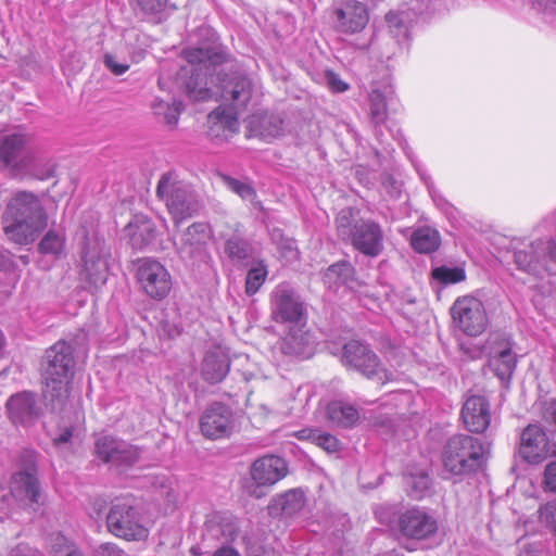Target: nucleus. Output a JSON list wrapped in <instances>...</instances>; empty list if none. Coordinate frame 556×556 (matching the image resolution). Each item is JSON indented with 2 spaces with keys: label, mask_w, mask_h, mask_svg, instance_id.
Returning <instances> with one entry per match:
<instances>
[{
  "label": "nucleus",
  "mask_w": 556,
  "mask_h": 556,
  "mask_svg": "<svg viewBox=\"0 0 556 556\" xmlns=\"http://www.w3.org/2000/svg\"><path fill=\"white\" fill-rule=\"evenodd\" d=\"M399 531L408 539L425 540L437 533L438 521L426 509L413 507L399 517Z\"/></svg>",
  "instance_id": "6ab92c4d"
},
{
  "label": "nucleus",
  "mask_w": 556,
  "mask_h": 556,
  "mask_svg": "<svg viewBox=\"0 0 556 556\" xmlns=\"http://www.w3.org/2000/svg\"><path fill=\"white\" fill-rule=\"evenodd\" d=\"M407 494L413 500H422L431 492L432 479L424 468L408 469L404 475Z\"/></svg>",
  "instance_id": "2f4dec72"
},
{
  "label": "nucleus",
  "mask_w": 556,
  "mask_h": 556,
  "mask_svg": "<svg viewBox=\"0 0 556 556\" xmlns=\"http://www.w3.org/2000/svg\"><path fill=\"white\" fill-rule=\"evenodd\" d=\"M213 556H240V554L231 547H220Z\"/></svg>",
  "instance_id": "0e129e2a"
},
{
  "label": "nucleus",
  "mask_w": 556,
  "mask_h": 556,
  "mask_svg": "<svg viewBox=\"0 0 556 556\" xmlns=\"http://www.w3.org/2000/svg\"><path fill=\"white\" fill-rule=\"evenodd\" d=\"M374 514L379 523L399 530V517L402 513L397 504H379L374 508Z\"/></svg>",
  "instance_id": "37998d69"
},
{
  "label": "nucleus",
  "mask_w": 556,
  "mask_h": 556,
  "mask_svg": "<svg viewBox=\"0 0 556 556\" xmlns=\"http://www.w3.org/2000/svg\"><path fill=\"white\" fill-rule=\"evenodd\" d=\"M74 351V346L63 340L46 351L42 396L53 412H61L68 400V384L75 367Z\"/></svg>",
  "instance_id": "7ed1b4c3"
},
{
  "label": "nucleus",
  "mask_w": 556,
  "mask_h": 556,
  "mask_svg": "<svg viewBox=\"0 0 556 556\" xmlns=\"http://www.w3.org/2000/svg\"><path fill=\"white\" fill-rule=\"evenodd\" d=\"M136 278L140 289L156 301L165 299L172 289V276L168 269L152 257L138 260Z\"/></svg>",
  "instance_id": "ddd939ff"
},
{
  "label": "nucleus",
  "mask_w": 556,
  "mask_h": 556,
  "mask_svg": "<svg viewBox=\"0 0 556 556\" xmlns=\"http://www.w3.org/2000/svg\"><path fill=\"white\" fill-rule=\"evenodd\" d=\"M270 316L278 324H299L306 320V307L290 282L278 283L269 294Z\"/></svg>",
  "instance_id": "f8f14e48"
},
{
  "label": "nucleus",
  "mask_w": 556,
  "mask_h": 556,
  "mask_svg": "<svg viewBox=\"0 0 556 556\" xmlns=\"http://www.w3.org/2000/svg\"><path fill=\"white\" fill-rule=\"evenodd\" d=\"M327 415L331 422L343 428L354 426L359 418L358 410L354 406L341 401L329 403L327 406Z\"/></svg>",
  "instance_id": "e433bc0d"
},
{
  "label": "nucleus",
  "mask_w": 556,
  "mask_h": 556,
  "mask_svg": "<svg viewBox=\"0 0 556 556\" xmlns=\"http://www.w3.org/2000/svg\"><path fill=\"white\" fill-rule=\"evenodd\" d=\"M441 236L439 231L429 226H422L414 230L410 237V245L418 253H432L439 249Z\"/></svg>",
  "instance_id": "f704fd0d"
},
{
  "label": "nucleus",
  "mask_w": 556,
  "mask_h": 556,
  "mask_svg": "<svg viewBox=\"0 0 556 556\" xmlns=\"http://www.w3.org/2000/svg\"><path fill=\"white\" fill-rule=\"evenodd\" d=\"M66 235L63 229H49L37 245L39 254L51 260H60L65 255Z\"/></svg>",
  "instance_id": "72a5a7b5"
},
{
  "label": "nucleus",
  "mask_w": 556,
  "mask_h": 556,
  "mask_svg": "<svg viewBox=\"0 0 556 556\" xmlns=\"http://www.w3.org/2000/svg\"><path fill=\"white\" fill-rule=\"evenodd\" d=\"M94 454L104 464L127 468L140 459L141 448L111 434H103L94 442Z\"/></svg>",
  "instance_id": "2eb2a0df"
},
{
  "label": "nucleus",
  "mask_w": 556,
  "mask_h": 556,
  "mask_svg": "<svg viewBox=\"0 0 556 556\" xmlns=\"http://www.w3.org/2000/svg\"><path fill=\"white\" fill-rule=\"evenodd\" d=\"M0 166L39 180L54 176L55 164L31 144L29 135L15 131L0 135Z\"/></svg>",
  "instance_id": "f03ea898"
},
{
  "label": "nucleus",
  "mask_w": 556,
  "mask_h": 556,
  "mask_svg": "<svg viewBox=\"0 0 556 556\" xmlns=\"http://www.w3.org/2000/svg\"><path fill=\"white\" fill-rule=\"evenodd\" d=\"M369 118L375 127L376 137L381 141V137L383 135L381 126L386 123L388 118V110L386 97L378 89H374L369 93Z\"/></svg>",
  "instance_id": "4c0bfd02"
},
{
  "label": "nucleus",
  "mask_w": 556,
  "mask_h": 556,
  "mask_svg": "<svg viewBox=\"0 0 556 556\" xmlns=\"http://www.w3.org/2000/svg\"><path fill=\"white\" fill-rule=\"evenodd\" d=\"M287 470V463L282 457L267 455L253 463L251 477L258 485H273L286 476Z\"/></svg>",
  "instance_id": "393cba45"
},
{
  "label": "nucleus",
  "mask_w": 556,
  "mask_h": 556,
  "mask_svg": "<svg viewBox=\"0 0 556 556\" xmlns=\"http://www.w3.org/2000/svg\"><path fill=\"white\" fill-rule=\"evenodd\" d=\"M276 506H278L281 510V514L286 517H291L298 511H300L303 507V495L302 493L290 490L283 494H281L277 501Z\"/></svg>",
  "instance_id": "a18cd8bd"
},
{
  "label": "nucleus",
  "mask_w": 556,
  "mask_h": 556,
  "mask_svg": "<svg viewBox=\"0 0 556 556\" xmlns=\"http://www.w3.org/2000/svg\"><path fill=\"white\" fill-rule=\"evenodd\" d=\"M172 103L165 102L163 100H155L152 103V109L155 115L161 116L163 112Z\"/></svg>",
  "instance_id": "680f3d73"
},
{
  "label": "nucleus",
  "mask_w": 556,
  "mask_h": 556,
  "mask_svg": "<svg viewBox=\"0 0 556 556\" xmlns=\"http://www.w3.org/2000/svg\"><path fill=\"white\" fill-rule=\"evenodd\" d=\"M429 3V0H412L406 9L390 12L386 15L390 33L397 42L405 41L409 38L413 24L428 11Z\"/></svg>",
  "instance_id": "aec40b11"
},
{
  "label": "nucleus",
  "mask_w": 556,
  "mask_h": 556,
  "mask_svg": "<svg viewBox=\"0 0 556 556\" xmlns=\"http://www.w3.org/2000/svg\"><path fill=\"white\" fill-rule=\"evenodd\" d=\"M338 236L365 256L375 258L383 251L384 235L379 223L371 218L356 217L350 207L336 218Z\"/></svg>",
  "instance_id": "39448f33"
},
{
  "label": "nucleus",
  "mask_w": 556,
  "mask_h": 556,
  "mask_svg": "<svg viewBox=\"0 0 556 556\" xmlns=\"http://www.w3.org/2000/svg\"><path fill=\"white\" fill-rule=\"evenodd\" d=\"M182 111V103L180 101H173L172 104L163 112L161 116L164 122L172 128L178 124L179 115Z\"/></svg>",
  "instance_id": "5fc2aeb1"
},
{
  "label": "nucleus",
  "mask_w": 556,
  "mask_h": 556,
  "mask_svg": "<svg viewBox=\"0 0 556 556\" xmlns=\"http://www.w3.org/2000/svg\"><path fill=\"white\" fill-rule=\"evenodd\" d=\"M420 177L421 179L424 180V182L426 184L427 186V189H428V192L433 201V203L435 204V206L448 218V219H454L456 218V214H457V210L456 207L450 203L445 198L444 195L434 187V184L433 181L431 180V177L426 175V174H421L420 173Z\"/></svg>",
  "instance_id": "a19ab883"
},
{
  "label": "nucleus",
  "mask_w": 556,
  "mask_h": 556,
  "mask_svg": "<svg viewBox=\"0 0 556 556\" xmlns=\"http://www.w3.org/2000/svg\"><path fill=\"white\" fill-rule=\"evenodd\" d=\"M452 317L457 327L467 336L481 334L488 325L483 303L470 295L458 298L451 307Z\"/></svg>",
  "instance_id": "dca6fc26"
},
{
  "label": "nucleus",
  "mask_w": 556,
  "mask_h": 556,
  "mask_svg": "<svg viewBox=\"0 0 556 556\" xmlns=\"http://www.w3.org/2000/svg\"><path fill=\"white\" fill-rule=\"evenodd\" d=\"M431 277L443 286L455 285L466 279V271L462 266L441 265L432 269Z\"/></svg>",
  "instance_id": "ea45409f"
},
{
  "label": "nucleus",
  "mask_w": 556,
  "mask_h": 556,
  "mask_svg": "<svg viewBox=\"0 0 556 556\" xmlns=\"http://www.w3.org/2000/svg\"><path fill=\"white\" fill-rule=\"evenodd\" d=\"M230 369V361L223 351L210 350L205 353L201 365L203 379L211 383H219L225 379Z\"/></svg>",
  "instance_id": "c756f323"
},
{
  "label": "nucleus",
  "mask_w": 556,
  "mask_h": 556,
  "mask_svg": "<svg viewBox=\"0 0 556 556\" xmlns=\"http://www.w3.org/2000/svg\"><path fill=\"white\" fill-rule=\"evenodd\" d=\"M519 453L530 464L542 463L548 456V437L540 425H529L522 431Z\"/></svg>",
  "instance_id": "5701e85b"
},
{
  "label": "nucleus",
  "mask_w": 556,
  "mask_h": 556,
  "mask_svg": "<svg viewBox=\"0 0 556 556\" xmlns=\"http://www.w3.org/2000/svg\"><path fill=\"white\" fill-rule=\"evenodd\" d=\"M155 192L159 199L165 201L176 226L194 216L202 207L197 192L190 185L177 179L173 172L160 177Z\"/></svg>",
  "instance_id": "6e6552de"
},
{
  "label": "nucleus",
  "mask_w": 556,
  "mask_h": 556,
  "mask_svg": "<svg viewBox=\"0 0 556 556\" xmlns=\"http://www.w3.org/2000/svg\"><path fill=\"white\" fill-rule=\"evenodd\" d=\"M224 254L236 267H248L256 260L252 241L239 232H233L225 240Z\"/></svg>",
  "instance_id": "c85d7f7f"
},
{
  "label": "nucleus",
  "mask_w": 556,
  "mask_h": 556,
  "mask_svg": "<svg viewBox=\"0 0 556 556\" xmlns=\"http://www.w3.org/2000/svg\"><path fill=\"white\" fill-rule=\"evenodd\" d=\"M222 179L229 190L243 200H253L256 197L254 188L249 182L239 180L229 175H223Z\"/></svg>",
  "instance_id": "09e8293b"
},
{
  "label": "nucleus",
  "mask_w": 556,
  "mask_h": 556,
  "mask_svg": "<svg viewBox=\"0 0 556 556\" xmlns=\"http://www.w3.org/2000/svg\"><path fill=\"white\" fill-rule=\"evenodd\" d=\"M341 361L345 367L356 370L367 379L382 381L387 378L379 356L368 344L358 340H351L343 345Z\"/></svg>",
  "instance_id": "4468645a"
},
{
  "label": "nucleus",
  "mask_w": 556,
  "mask_h": 556,
  "mask_svg": "<svg viewBox=\"0 0 556 556\" xmlns=\"http://www.w3.org/2000/svg\"><path fill=\"white\" fill-rule=\"evenodd\" d=\"M514 343L509 338H502L493 346L490 367L501 381H509L517 366V357L513 352Z\"/></svg>",
  "instance_id": "a878e982"
},
{
  "label": "nucleus",
  "mask_w": 556,
  "mask_h": 556,
  "mask_svg": "<svg viewBox=\"0 0 556 556\" xmlns=\"http://www.w3.org/2000/svg\"><path fill=\"white\" fill-rule=\"evenodd\" d=\"M199 426L206 439H228L236 429L233 410L223 402H213L201 414Z\"/></svg>",
  "instance_id": "a211bd4d"
},
{
  "label": "nucleus",
  "mask_w": 556,
  "mask_h": 556,
  "mask_svg": "<svg viewBox=\"0 0 556 556\" xmlns=\"http://www.w3.org/2000/svg\"><path fill=\"white\" fill-rule=\"evenodd\" d=\"M443 470L451 476H466L481 468L483 443L468 434H454L442 447Z\"/></svg>",
  "instance_id": "0eeeda50"
},
{
  "label": "nucleus",
  "mask_w": 556,
  "mask_h": 556,
  "mask_svg": "<svg viewBox=\"0 0 556 556\" xmlns=\"http://www.w3.org/2000/svg\"><path fill=\"white\" fill-rule=\"evenodd\" d=\"M533 7L549 23H556V0H532Z\"/></svg>",
  "instance_id": "864d4df0"
},
{
  "label": "nucleus",
  "mask_w": 556,
  "mask_h": 556,
  "mask_svg": "<svg viewBox=\"0 0 556 556\" xmlns=\"http://www.w3.org/2000/svg\"><path fill=\"white\" fill-rule=\"evenodd\" d=\"M315 338L306 329V320L289 325L281 342V351L286 355L308 358L315 351Z\"/></svg>",
  "instance_id": "4be33fe9"
},
{
  "label": "nucleus",
  "mask_w": 556,
  "mask_h": 556,
  "mask_svg": "<svg viewBox=\"0 0 556 556\" xmlns=\"http://www.w3.org/2000/svg\"><path fill=\"white\" fill-rule=\"evenodd\" d=\"M2 257L4 258V256ZM11 265H13V262L9 257H5V262L3 263L4 269L9 270Z\"/></svg>",
  "instance_id": "69168bd1"
},
{
  "label": "nucleus",
  "mask_w": 556,
  "mask_h": 556,
  "mask_svg": "<svg viewBox=\"0 0 556 556\" xmlns=\"http://www.w3.org/2000/svg\"><path fill=\"white\" fill-rule=\"evenodd\" d=\"M99 556H125V552L114 543L101 544L98 548Z\"/></svg>",
  "instance_id": "13d9d810"
},
{
  "label": "nucleus",
  "mask_w": 556,
  "mask_h": 556,
  "mask_svg": "<svg viewBox=\"0 0 556 556\" xmlns=\"http://www.w3.org/2000/svg\"><path fill=\"white\" fill-rule=\"evenodd\" d=\"M271 240L276 244L280 255L287 262L298 260L299 250L295 240L285 237L280 229H274L271 232Z\"/></svg>",
  "instance_id": "c03bdc74"
},
{
  "label": "nucleus",
  "mask_w": 556,
  "mask_h": 556,
  "mask_svg": "<svg viewBox=\"0 0 556 556\" xmlns=\"http://www.w3.org/2000/svg\"><path fill=\"white\" fill-rule=\"evenodd\" d=\"M81 236L79 277L90 286H102L108 279L110 249L92 224L89 227L81 226Z\"/></svg>",
  "instance_id": "423d86ee"
},
{
  "label": "nucleus",
  "mask_w": 556,
  "mask_h": 556,
  "mask_svg": "<svg viewBox=\"0 0 556 556\" xmlns=\"http://www.w3.org/2000/svg\"><path fill=\"white\" fill-rule=\"evenodd\" d=\"M462 418L470 432H484L491 422L488 399L483 395H470L467 397L462 408Z\"/></svg>",
  "instance_id": "b1692460"
},
{
  "label": "nucleus",
  "mask_w": 556,
  "mask_h": 556,
  "mask_svg": "<svg viewBox=\"0 0 556 556\" xmlns=\"http://www.w3.org/2000/svg\"><path fill=\"white\" fill-rule=\"evenodd\" d=\"M144 35L132 29L124 35L125 48L132 63H139L146 55Z\"/></svg>",
  "instance_id": "79ce46f5"
},
{
  "label": "nucleus",
  "mask_w": 556,
  "mask_h": 556,
  "mask_svg": "<svg viewBox=\"0 0 556 556\" xmlns=\"http://www.w3.org/2000/svg\"><path fill=\"white\" fill-rule=\"evenodd\" d=\"M539 514L540 521L556 535V498L542 505Z\"/></svg>",
  "instance_id": "603ef678"
},
{
  "label": "nucleus",
  "mask_w": 556,
  "mask_h": 556,
  "mask_svg": "<svg viewBox=\"0 0 556 556\" xmlns=\"http://www.w3.org/2000/svg\"><path fill=\"white\" fill-rule=\"evenodd\" d=\"M129 243L135 250H143L150 247L156 239V227L146 218L137 219L127 226Z\"/></svg>",
  "instance_id": "473e14b6"
},
{
  "label": "nucleus",
  "mask_w": 556,
  "mask_h": 556,
  "mask_svg": "<svg viewBox=\"0 0 556 556\" xmlns=\"http://www.w3.org/2000/svg\"><path fill=\"white\" fill-rule=\"evenodd\" d=\"M208 239V228L204 223H193L181 235L179 243H175L179 253L192 256Z\"/></svg>",
  "instance_id": "7c9ffc66"
},
{
  "label": "nucleus",
  "mask_w": 556,
  "mask_h": 556,
  "mask_svg": "<svg viewBox=\"0 0 556 556\" xmlns=\"http://www.w3.org/2000/svg\"><path fill=\"white\" fill-rule=\"evenodd\" d=\"M103 64L112 74L116 76H121L129 70L128 63L117 62L116 58L111 53L104 54Z\"/></svg>",
  "instance_id": "6e6d98bb"
},
{
  "label": "nucleus",
  "mask_w": 556,
  "mask_h": 556,
  "mask_svg": "<svg viewBox=\"0 0 556 556\" xmlns=\"http://www.w3.org/2000/svg\"><path fill=\"white\" fill-rule=\"evenodd\" d=\"M9 418L13 424H26L39 415V407L36 394L30 391H23L13 394L7 402Z\"/></svg>",
  "instance_id": "bb28decb"
},
{
  "label": "nucleus",
  "mask_w": 556,
  "mask_h": 556,
  "mask_svg": "<svg viewBox=\"0 0 556 556\" xmlns=\"http://www.w3.org/2000/svg\"><path fill=\"white\" fill-rule=\"evenodd\" d=\"M248 128L251 136L269 141L283 135L285 121L277 114L255 113L249 117Z\"/></svg>",
  "instance_id": "cd10ccee"
},
{
  "label": "nucleus",
  "mask_w": 556,
  "mask_h": 556,
  "mask_svg": "<svg viewBox=\"0 0 556 556\" xmlns=\"http://www.w3.org/2000/svg\"><path fill=\"white\" fill-rule=\"evenodd\" d=\"M73 437V429L72 428H65L62 430L60 434H58L53 439V443L55 446H61L62 444L68 443Z\"/></svg>",
  "instance_id": "052dcab7"
},
{
  "label": "nucleus",
  "mask_w": 556,
  "mask_h": 556,
  "mask_svg": "<svg viewBox=\"0 0 556 556\" xmlns=\"http://www.w3.org/2000/svg\"><path fill=\"white\" fill-rule=\"evenodd\" d=\"M13 501H16V496L13 494L12 486L10 485V490L0 495V509L9 510Z\"/></svg>",
  "instance_id": "bf43d9fd"
},
{
  "label": "nucleus",
  "mask_w": 556,
  "mask_h": 556,
  "mask_svg": "<svg viewBox=\"0 0 556 556\" xmlns=\"http://www.w3.org/2000/svg\"><path fill=\"white\" fill-rule=\"evenodd\" d=\"M318 430L319 429H303V430L299 431L298 438L301 440L311 441L313 443V438L315 437V435H313V432H318Z\"/></svg>",
  "instance_id": "e2e57ef3"
},
{
  "label": "nucleus",
  "mask_w": 556,
  "mask_h": 556,
  "mask_svg": "<svg viewBox=\"0 0 556 556\" xmlns=\"http://www.w3.org/2000/svg\"><path fill=\"white\" fill-rule=\"evenodd\" d=\"M355 269L348 261H340L330 265L324 273L323 279L328 288L348 286L354 280Z\"/></svg>",
  "instance_id": "c9c22d12"
},
{
  "label": "nucleus",
  "mask_w": 556,
  "mask_h": 556,
  "mask_svg": "<svg viewBox=\"0 0 556 556\" xmlns=\"http://www.w3.org/2000/svg\"><path fill=\"white\" fill-rule=\"evenodd\" d=\"M518 269L533 276L556 275V241L545 237L531 241L514 252Z\"/></svg>",
  "instance_id": "9b49d317"
},
{
  "label": "nucleus",
  "mask_w": 556,
  "mask_h": 556,
  "mask_svg": "<svg viewBox=\"0 0 556 556\" xmlns=\"http://www.w3.org/2000/svg\"><path fill=\"white\" fill-rule=\"evenodd\" d=\"M109 531L117 538L139 541L148 536L142 515L136 498L131 495L117 497L112 502L106 516Z\"/></svg>",
  "instance_id": "9d476101"
},
{
  "label": "nucleus",
  "mask_w": 556,
  "mask_h": 556,
  "mask_svg": "<svg viewBox=\"0 0 556 556\" xmlns=\"http://www.w3.org/2000/svg\"><path fill=\"white\" fill-rule=\"evenodd\" d=\"M313 78L318 84L326 85L332 92H344L349 89V85L329 68L315 73Z\"/></svg>",
  "instance_id": "de8ad7c7"
},
{
  "label": "nucleus",
  "mask_w": 556,
  "mask_h": 556,
  "mask_svg": "<svg viewBox=\"0 0 556 556\" xmlns=\"http://www.w3.org/2000/svg\"><path fill=\"white\" fill-rule=\"evenodd\" d=\"M141 11L153 23L165 20L167 13V0H137Z\"/></svg>",
  "instance_id": "49530a36"
},
{
  "label": "nucleus",
  "mask_w": 556,
  "mask_h": 556,
  "mask_svg": "<svg viewBox=\"0 0 556 556\" xmlns=\"http://www.w3.org/2000/svg\"><path fill=\"white\" fill-rule=\"evenodd\" d=\"M369 20L367 8L355 0L342 2L333 11V23L342 34H355L365 28Z\"/></svg>",
  "instance_id": "412c9836"
},
{
  "label": "nucleus",
  "mask_w": 556,
  "mask_h": 556,
  "mask_svg": "<svg viewBox=\"0 0 556 556\" xmlns=\"http://www.w3.org/2000/svg\"><path fill=\"white\" fill-rule=\"evenodd\" d=\"M48 213L37 194L15 192L2 213L3 231L16 244L34 243L48 227Z\"/></svg>",
  "instance_id": "f257e3e1"
},
{
  "label": "nucleus",
  "mask_w": 556,
  "mask_h": 556,
  "mask_svg": "<svg viewBox=\"0 0 556 556\" xmlns=\"http://www.w3.org/2000/svg\"><path fill=\"white\" fill-rule=\"evenodd\" d=\"M10 485L16 501L38 504L40 500V484L36 453L25 451L21 457V468L11 476Z\"/></svg>",
  "instance_id": "f3484780"
},
{
  "label": "nucleus",
  "mask_w": 556,
  "mask_h": 556,
  "mask_svg": "<svg viewBox=\"0 0 556 556\" xmlns=\"http://www.w3.org/2000/svg\"><path fill=\"white\" fill-rule=\"evenodd\" d=\"M52 548L54 556H84L79 548L62 534L55 536Z\"/></svg>",
  "instance_id": "3c124183"
},
{
  "label": "nucleus",
  "mask_w": 556,
  "mask_h": 556,
  "mask_svg": "<svg viewBox=\"0 0 556 556\" xmlns=\"http://www.w3.org/2000/svg\"><path fill=\"white\" fill-rule=\"evenodd\" d=\"M184 59L192 66L190 77L186 81V92L194 101H206L214 97V92L207 87V70L210 65L220 64L225 61L223 52L211 47L187 48L182 51Z\"/></svg>",
  "instance_id": "1a4fd4ad"
},
{
  "label": "nucleus",
  "mask_w": 556,
  "mask_h": 556,
  "mask_svg": "<svg viewBox=\"0 0 556 556\" xmlns=\"http://www.w3.org/2000/svg\"><path fill=\"white\" fill-rule=\"evenodd\" d=\"M245 275L244 292L248 296L256 294L268 277V265L264 258H256L250 263Z\"/></svg>",
  "instance_id": "58836bf2"
},
{
  "label": "nucleus",
  "mask_w": 556,
  "mask_h": 556,
  "mask_svg": "<svg viewBox=\"0 0 556 556\" xmlns=\"http://www.w3.org/2000/svg\"><path fill=\"white\" fill-rule=\"evenodd\" d=\"M4 484H5L4 477H0V492L5 491Z\"/></svg>",
  "instance_id": "338daca9"
},
{
  "label": "nucleus",
  "mask_w": 556,
  "mask_h": 556,
  "mask_svg": "<svg viewBox=\"0 0 556 556\" xmlns=\"http://www.w3.org/2000/svg\"><path fill=\"white\" fill-rule=\"evenodd\" d=\"M8 556H43V554L29 545L18 544L11 549Z\"/></svg>",
  "instance_id": "4d7b16f0"
},
{
  "label": "nucleus",
  "mask_w": 556,
  "mask_h": 556,
  "mask_svg": "<svg viewBox=\"0 0 556 556\" xmlns=\"http://www.w3.org/2000/svg\"><path fill=\"white\" fill-rule=\"evenodd\" d=\"M255 85L253 80L243 73L236 72L231 76L220 79V98L229 102L230 109L218 108L214 110L208 119L213 124L211 134L215 137L223 131V137L228 138L238 131V111L244 110L253 98Z\"/></svg>",
  "instance_id": "20e7f679"
},
{
  "label": "nucleus",
  "mask_w": 556,
  "mask_h": 556,
  "mask_svg": "<svg viewBox=\"0 0 556 556\" xmlns=\"http://www.w3.org/2000/svg\"><path fill=\"white\" fill-rule=\"evenodd\" d=\"M406 146H407V143L405 142V146H403V150L405 151L406 155L408 156V155H409V152H408V150H407V147H406Z\"/></svg>",
  "instance_id": "774afa93"
},
{
  "label": "nucleus",
  "mask_w": 556,
  "mask_h": 556,
  "mask_svg": "<svg viewBox=\"0 0 556 556\" xmlns=\"http://www.w3.org/2000/svg\"><path fill=\"white\" fill-rule=\"evenodd\" d=\"M313 443L326 451L329 454L338 453L341 448L340 441L332 434L318 430L313 432Z\"/></svg>",
  "instance_id": "8fccbe9b"
}]
</instances>
